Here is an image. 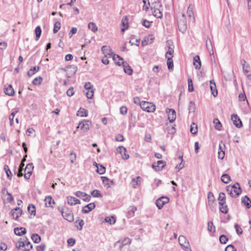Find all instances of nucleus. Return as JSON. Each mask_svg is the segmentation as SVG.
Masks as SVG:
<instances>
[{"instance_id":"nucleus-1","label":"nucleus","mask_w":251,"mask_h":251,"mask_svg":"<svg viewBox=\"0 0 251 251\" xmlns=\"http://www.w3.org/2000/svg\"><path fill=\"white\" fill-rule=\"evenodd\" d=\"M151 7L152 14L155 17L160 19L162 18V4L160 1L157 0L152 2Z\"/></svg>"},{"instance_id":"nucleus-2","label":"nucleus","mask_w":251,"mask_h":251,"mask_svg":"<svg viewBox=\"0 0 251 251\" xmlns=\"http://www.w3.org/2000/svg\"><path fill=\"white\" fill-rule=\"evenodd\" d=\"M226 190L228 192V194L232 197H236L242 192L239 183L238 182L235 183L232 186H227Z\"/></svg>"},{"instance_id":"nucleus-3","label":"nucleus","mask_w":251,"mask_h":251,"mask_svg":"<svg viewBox=\"0 0 251 251\" xmlns=\"http://www.w3.org/2000/svg\"><path fill=\"white\" fill-rule=\"evenodd\" d=\"M21 239L20 241H19L16 244V247L18 249L21 248H25L23 249L24 251H29L32 248V245L31 243L28 241L27 237H25L23 238V240Z\"/></svg>"},{"instance_id":"nucleus-4","label":"nucleus","mask_w":251,"mask_h":251,"mask_svg":"<svg viewBox=\"0 0 251 251\" xmlns=\"http://www.w3.org/2000/svg\"><path fill=\"white\" fill-rule=\"evenodd\" d=\"M61 212L63 218L69 222L74 221V214L72 211L67 207H63L61 210Z\"/></svg>"},{"instance_id":"nucleus-5","label":"nucleus","mask_w":251,"mask_h":251,"mask_svg":"<svg viewBox=\"0 0 251 251\" xmlns=\"http://www.w3.org/2000/svg\"><path fill=\"white\" fill-rule=\"evenodd\" d=\"M141 108L148 112H153L155 110V106L151 102L142 101L140 103Z\"/></svg>"},{"instance_id":"nucleus-6","label":"nucleus","mask_w":251,"mask_h":251,"mask_svg":"<svg viewBox=\"0 0 251 251\" xmlns=\"http://www.w3.org/2000/svg\"><path fill=\"white\" fill-rule=\"evenodd\" d=\"M178 241L182 248L185 251H191L188 242H186L185 237L180 235L178 238Z\"/></svg>"},{"instance_id":"nucleus-7","label":"nucleus","mask_w":251,"mask_h":251,"mask_svg":"<svg viewBox=\"0 0 251 251\" xmlns=\"http://www.w3.org/2000/svg\"><path fill=\"white\" fill-rule=\"evenodd\" d=\"M91 122L88 120H84L79 122L77 128H80V129L83 132H87L89 130Z\"/></svg>"},{"instance_id":"nucleus-8","label":"nucleus","mask_w":251,"mask_h":251,"mask_svg":"<svg viewBox=\"0 0 251 251\" xmlns=\"http://www.w3.org/2000/svg\"><path fill=\"white\" fill-rule=\"evenodd\" d=\"M33 169L34 166L32 163H30L26 165L24 170V177L25 179H28L30 178V176L32 174Z\"/></svg>"},{"instance_id":"nucleus-9","label":"nucleus","mask_w":251,"mask_h":251,"mask_svg":"<svg viewBox=\"0 0 251 251\" xmlns=\"http://www.w3.org/2000/svg\"><path fill=\"white\" fill-rule=\"evenodd\" d=\"M165 165L166 162L164 161L159 160L152 163V168L155 171H160L165 167Z\"/></svg>"},{"instance_id":"nucleus-10","label":"nucleus","mask_w":251,"mask_h":251,"mask_svg":"<svg viewBox=\"0 0 251 251\" xmlns=\"http://www.w3.org/2000/svg\"><path fill=\"white\" fill-rule=\"evenodd\" d=\"M169 201V199L167 197H161L158 199L156 201V205L159 209H161L165 204Z\"/></svg>"},{"instance_id":"nucleus-11","label":"nucleus","mask_w":251,"mask_h":251,"mask_svg":"<svg viewBox=\"0 0 251 251\" xmlns=\"http://www.w3.org/2000/svg\"><path fill=\"white\" fill-rule=\"evenodd\" d=\"M23 211L19 207H17L11 210L10 212L11 216L12 217L13 219L17 220L20 216L22 214Z\"/></svg>"},{"instance_id":"nucleus-12","label":"nucleus","mask_w":251,"mask_h":251,"mask_svg":"<svg viewBox=\"0 0 251 251\" xmlns=\"http://www.w3.org/2000/svg\"><path fill=\"white\" fill-rule=\"evenodd\" d=\"M75 194L77 197L81 198L85 201L88 202L91 200V196L85 192L77 191Z\"/></svg>"},{"instance_id":"nucleus-13","label":"nucleus","mask_w":251,"mask_h":251,"mask_svg":"<svg viewBox=\"0 0 251 251\" xmlns=\"http://www.w3.org/2000/svg\"><path fill=\"white\" fill-rule=\"evenodd\" d=\"M166 112L168 114V119L170 123H173L176 119V111L173 109H167Z\"/></svg>"},{"instance_id":"nucleus-14","label":"nucleus","mask_w":251,"mask_h":251,"mask_svg":"<svg viewBox=\"0 0 251 251\" xmlns=\"http://www.w3.org/2000/svg\"><path fill=\"white\" fill-rule=\"evenodd\" d=\"M117 151L119 152L122 158L126 160L129 158V155L126 153L127 151L126 148L123 146H119L117 149Z\"/></svg>"},{"instance_id":"nucleus-15","label":"nucleus","mask_w":251,"mask_h":251,"mask_svg":"<svg viewBox=\"0 0 251 251\" xmlns=\"http://www.w3.org/2000/svg\"><path fill=\"white\" fill-rule=\"evenodd\" d=\"M101 179L102 181V183L104 187L107 188H109L113 185H115V183L113 180L109 179L106 176H101Z\"/></svg>"},{"instance_id":"nucleus-16","label":"nucleus","mask_w":251,"mask_h":251,"mask_svg":"<svg viewBox=\"0 0 251 251\" xmlns=\"http://www.w3.org/2000/svg\"><path fill=\"white\" fill-rule=\"evenodd\" d=\"M231 120L233 124L238 128L242 126V123L239 117L236 114H232L231 115Z\"/></svg>"},{"instance_id":"nucleus-17","label":"nucleus","mask_w":251,"mask_h":251,"mask_svg":"<svg viewBox=\"0 0 251 251\" xmlns=\"http://www.w3.org/2000/svg\"><path fill=\"white\" fill-rule=\"evenodd\" d=\"M4 92L6 95L13 96L15 94L14 89L11 84H6L4 86Z\"/></svg>"},{"instance_id":"nucleus-18","label":"nucleus","mask_w":251,"mask_h":251,"mask_svg":"<svg viewBox=\"0 0 251 251\" xmlns=\"http://www.w3.org/2000/svg\"><path fill=\"white\" fill-rule=\"evenodd\" d=\"M178 27L179 30L182 33H184L187 29L186 22L185 19L179 20L178 22Z\"/></svg>"},{"instance_id":"nucleus-19","label":"nucleus","mask_w":251,"mask_h":251,"mask_svg":"<svg viewBox=\"0 0 251 251\" xmlns=\"http://www.w3.org/2000/svg\"><path fill=\"white\" fill-rule=\"evenodd\" d=\"M96 207V205L95 203L91 202L89 203L88 204L82 207V212L83 213H88L91 210L94 209Z\"/></svg>"},{"instance_id":"nucleus-20","label":"nucleus","mask_w":251,"mask_h":251,"mask_svg":"<svg viewBox=\"0 0 251 251\" xmlns=\"http://www.w3.org/2000/svg\"><path fill=\"white\" fill-rule=\"evenodd\" d=\"M167 45L168 49L166 53L165 57H169L168 56L169 55H171V56L173 55L174 52V46L172 44V42L169 41H168L167 42Z\"/></svg>"},{"instance_id":"nucleus-21","label":"nucleus","mask_w":251,"mask_h":251,"mask_svg":"<svg viewBox=\"0 0 251 251\" xmlns=\"http://www.w3.org/2000/svg\"><path fill=\"white\" fill-rule=\"evenodd\" d=\"M101 51L105 54V55H108L109 57H110L114 54L112 50L109 47L107 46H103L101 47Z\"/></svg>"},{"instance_id":"nucleus-22","label":"nucleus","mask_w":251,"mask_h":251,"mask_svg":"<svg viewBox=\"0 0 251 251\" xmlns=\"http://www.w3.org/2000/svg\"><path fill=\"white\" fill-rule=\"evenodd\" d=\"M68 203L71 205H75L76 204H80V201L79 200L75 197L72 196H68L67 198Z\"/></svg>"},{"instance_id":"nucleus-23","label":"nucleus","mask_w":251,"mask_h":251,"mask_svg":"<svg viewBox=\"0 0 251 251\" xmlns=\"http://www.w3.org/2000/svg\"><path fill=\"white\" fill-rule=\"evenodd\" d=\"M122 64L123 65L125 73L128 75H131L132 74L133 70L131 67L127 63L124 61L122 62Z\"/></svg>"},{"instance_id":"nucleus-24","label":"nucleus","mask_w":251,"mask_h":251,"mask_svg":"<svg viewBox=\"0 0 251 251\" xmlns=\"http://www.w3.org/2000/svg\"><path fill=\"white\" fill-rule=\"evenodd\" d=\"M193 64L195 66V69L197 70L200 69L201 67V61L200 56L196 55L193 58Z\"/></svg>"},{"instance_id":"nucleus-25","label":"nucleus","mask_w":251,"mask_h":251,"mask_svg":"<svg viewBox=\"0 0 251 251\" xmlns=\"http://www.w3.org/2000/svg\"><path fill=\"white\" fill-rule=\"evenodd\" d=\"M210 87L211 91L212 94L214 97H216L218 95V91L216 89V86L213 80L210 81Z\"/></svg>"},{"instance_id":"nucleus-26","label":"nucleus","mask_w":251,"mask_h":251,"mask_svg":"<svg viewBox=\"0 0 251 251\" xmlns=\"http://www.w3.org/2000/svg\"><path fill=\"white\" fill-rule=\"evenodd\" d=\"M14 233L18 236H22L26 232V230L25 227H16L14 229Z\"/></svg>"},{"instance_id":"nucleus-27","label":"nucleus","mask_w":251,"mask_h":251,"mask_svg":"<svg viewBox=\"0 0 251 251\" xmlns=\"http://www.w3.org/2000/svg\"><path fill=\"white\" fill-rule=\"evenodd\" d=\"M45 202L46 207H53V205L54 204V200L50 196L46 197Z\"/></svg>"},{"instance_id":"nucleus-28","label":"nucleus","mask_w":251,"mask_h":251,"mask_svg":"<svg viewBox=\"0 0 251 251\" xmlns=\"http://www.w3.org/2000/svg\"><path fill=\"white\" fill-rule=\"evenodd\" d=\"M242 202L244 203L247 208L251 207V201L247 196L242 198Z\"/></svg>"},{"instance_id":"nucleus-29","label":"nucleus","mask_w":251,"mask_h":251,"mask_svg":"<svg viewBox=\"0 0 251 251\" xmlns=\"http://www.w3.org/2000/svg\"><path fill=\"white\" fill-rule=\"evenodd\" d=\"M218 201L219 205H223L226 203V197L225 194L223 192L219 193Z\"/></svg>"},{"instance_id":"nucleus-30","label":"nucleus","mask_w":251,"mask_h":251,"mask_svg":"<svg viewBox=\"0 0 251 251\" xmlns=\"http://www.w3.org/2000/svg\"><path fill=\"white\" fill-rule=\"evenodd\" d=\"M40 68L39 66H34L32 67L29 71H28L27 73V75L28 76L31 77L33 75L35 74V73L38 72L40 70Z\"/></svg>"},{"instance_id":"nucleus-31","label":"nucleus","mask_w":251,"mask_h":251,"mask_svg":"<svg viewBox=\"0 0 251 251\" xmlns=\"http://www.w3.org/2000/svg\"><path fill=\"white\" fill-rule=\"evenodd\" d=\"M167 58V65L170 71L174 70V63L172 56L166 57Z\"/></svg>"},{"instance_id":"nucleus-32","label":"nucleus","mask_w":251,"mask_h":251,"mask_svg":"<svg viewBox=\"0 0 251 251\" xmlns=\"http://www.w3.org/2000/svg\"><path fill=\"white\" fill-rule=\"evenodd\" d=\"M240 63L243 67V73L245 75H246L249 72L248 69L249 68L250 66L249 64L246 65V61L243 59L240 60Z\"/></svg>"},{"instance_id":"nucleus-33","label":"nucleus","mask_w":251,"mask_h":251,"mask_svg":"<svg viewBox=\"0 0 251 251\" xmlns=\"http://www.w3.org/2000/svg\"><path fill=\"white\" fill-rule=\"evenodd\" d=\"M113 59L115 61V63L116 64H117L119 66L121 65L122 62H121L120 61L121 60L122 62L123 61V59L120 57L119 55H117L116 54H114L112 55Z\"/></svg>"},{"instance_id":"nucleus-34","label":"nucleus","mask_w":251,"mask_h":251,"mask_svg":"<svg viewBox=\"0 0 251 251\" xmlns=\"http://www.w3.org/2000/svg\"><path fill=\"white\" fill-rule=\"evenodd\" d=\"M77 115L80 117H87L88 116L87 111L84 108H80L77 112Z\"/></svg>"},{"instance_id":"nucleus-35","label":"nucleus","mask_w":251,"mask_h":251,"mask_svg":"<svg viewBox=\"0 0 251 251\" xmlns=\"http://www.w3.org/2000/svg\"><path fill=\"white\" fill-rule=\"evenodd\" d=\"M231 180V177L228 174H223L221 176V181L224 183H228Z\"/></svg>"},{"instance_id":"nucleus-36","label":"nucleus","mask_w":251,"mask_h":251,"mask_svg":"<svg viewBox=\"0 0 251 251\" xmlns=\"http://www.w3.org/2000/svg\"><path fill=\"white\" fill-rule=\"evenodd\" d=\"M27 210L31 215H35L36 208L34 205L29 204L27 207Z\"/></svg>"},{"instance_id":"nucleus-37","label":"nucleus","mask_w":251,"mask_h":251,"mask_svg":"<svg viewBox=\"0 0 251 251\" xmlns=\"http://www.w3.org/2000/svg\"><path fill=\"white\" fill-rule=\"evenodd\" d=\"M137 210V208L134 206H131L128 208V211L127 212V215L128 218L133 217L135 211Z\"/></svg>"},{"instance_id":"nucleus-38","label":"nucleus","mask_w":251,"mask_h":251,"mask_svg":"<svg viewBox=\"0 0 251 251\" xmlns=\"http://www.w3.org/2000/svg\"><path fill=\"white\" fill-rule=\"evenodd\" d=\"M84 225V222L83 220H78L75 222V226L79 230H81L82 229V227Z\"/></svg>"},{"instance_id":"nucleus-39","label":"nucleus","mask_w":251,"mask_h":251,"mask_svg":"<svg viewBox=\"0 0 251 251\" xmlns=\"http://www.w3.org/2000/svg\"><path fill=\"white\" fill-rule=\"evenodd\" d=\"M105 221L106 223L110 224V225H113L116 222V219L114 216L106 217L105 218Z\"/></svg>"},{"instance_id":"nucleus-40","label":"nucleus","mask_w":251,"mask_h":251,"mask_svg":"<svg viewBox=\"0 0 251 251\" xmlns=\"http://www.w3.org/2000/svg\"><path fill=\"white\" fill-rule=\"evenodd\" d=\"M31 239L35 243H38L41 241L40 236L36 233L32 235Z\"/></svg>"},{"instance_id":"nucleus-41","label":"nucleus","mask_w":251,"mask_h":251,"mask_svg":"<svg viewBox=\"0 0 251 251\" xmlns=\"http://www.w3.org/2000/svg\"><path fill=\"white\" fill-rule=\"evenodd\" d=\"M4 170H5V171L6 172V174L8 178L9 179H11L12 176V174L10 170L9 169L8 166L7 165H5L4 166Z\"/></svg>"},{"instance_id":"nucleus-42","label":"nucleus","mask_w":251,"mask_h":251,"mask_svg":"<svg viewBox=\"0 0 251 251\" xmlns=\"http://www.w3.org/2000/svg\"><path fill=\"white\" fill-rule=\"evenodd\" d=\"M88 27L89 29L91 30L94 32H95L98 30V27L93 22L89 23Z\"/></svg>"},{"instance_id":"nucleus-43","label":"nucleus","mask_w":251,"mask_h":251,"mask_svg":"<svg viewBox=\"0 0 251 251\" xmlns=\"http://www.w3.org/2000/svg\"><path fill=\"white\" fill-rule=\"evenodd\" d=\"M43 81V78L41 76H38L35 78L32 81V84L34 85H40Z\"/></svg>"},{"instance_id":"nucleus-44","label":"nucleus","mask_w":251,"mask_h":251,"mask_svg":"<svg viewBox=\"0 0 251 251\" xmlns=\"http://www.w3.org/2000/svg\"><path fill=\"white\" fill-rule=\"evenodd\" d=\"M106 169L102 165H100L97 169V173L100 175L104 174L105 173Z\"/></svg>"},{"instance_id":"nucleus-45","label":"nucleus","mask_w":251,"mask_h":251,"mask_svg":"<svg viewBox=\"0 0 251 251\" xmlns=\"http://www.w3.org/2000/svg\"><path fill=\"white\" fill-rule=\"evenodd\" d=\"M91 194L92 197L94 198H101L102 197V195L100 193V191L98 190H94L91 193Z\"/></svg>"},{"instance_id":"nucleus-46","label":"nucleus","mask_w":251,"mask_h":251,"mask_svg":"<svg viewBox=\"0 0 251 251\" xmlns=\"http://www.w3.org/2000/svg\"><path fill=\"white\" fill-rule=\"evenodd\" d=\"M35 32L36 34V40L37 41L39 40L42 32V30L40 26H37L35 28Z\"/></svg>"},{"instance_id":"nucleus-47","label":"nucleus","mask_w":251,"mask_h":251,"mask_svg":"<svg viewBox=\"0 0 251 251\" xmlns=\"http://www.w3.org/2000/svg\"><path fill=\"white\" fill-rule=\"evenodd\" d=\"M208 225V230L209 232H215V226L213 225V223L212 221H209L207 223Z\"/></svg>"},{"instance_id":"nucleus-48","label":"nucleus","mask_w":251,"mask_h":251,"mask_svg":"<svg viewBox=\"0 0 251 251\" xmlns=\"http://www.w3.org/2000/svg\"><path fill=\"white\" fill-rule=\"evenodd\" d=\"M190 132L193 134H196L198 132L197 125L194 123L191 125Z\"/></svg>"},{"instance_id":"nucleus-49","label":"nucleus","mask_w":251,"mask_h":251,"mask_svg":"<svg viewBox=\"0 0 251 251\" xmlns=\"http://www.w3.org/2000/svg\"><path fill=\"white\" fill-rule=\"evenodd\" d=\"M219 209L220 211L223 213L226 214L228 212V209L226 203L223 205H220Z\"/></svg>"},{"instance_id":"nucleus-50","label":"nucleus","mask_w":251,"mask_h":251,"mask_svg":"<svg viewBox=\"0 0 251 251\" xmlns=\"http://www.w3.org/2000/svg\"><path fill=\"white\" fill-rule=\"evenodd\" d=\"M215 124V127L216 129L220 130L222 127V124L218 119H215L213 121Z\"/></svg>"},{"instance_id":"nucleus-51","label":"nucleus","mask_w":251,"mask_h":251,"mask_svg":"<svg viewBox=\"0 0 251 251\" xmlns=\"http://www.w3.org/2000/svg\"><path fill=\"white\" fill-rule=\"evenodd\" d=\"M188 91L189 92H193L194 91V87L193 85V81L190 77L188 78Z\"/></svg>"},{"instance_id":"nucleus-52","label":"nucleus","mask_w":251,"mask_h":251,"mask_svg":"<svg viewBox=\"0 0 251 251\" xmlns=\"http://www.w3.org/2000/svg\"><path fill=\"white\" fill-rule=\"evenodd\" d=\"M143 2L144 4L143 9V10H145L146 11H147L149 9V7L151 6L149 0H143Z\"/></svg>"},{"instance_id":"nucleus-53","label":"nucleus","mask_w":251,"mask_h":251,"mask_svg":"<svg viewBox=\"0 0 251 251\" xmlns=\"http://www.w3.org/2000/svg\"><path fill=\"white\" fill-rule=\"evenodd\" d=\"M187 14L190 18H194V13L193 12V7L191 5H189L187 8Z\"/></svg>"},{"instance_id":"nucleus-54","label":"nucleus","mask_w":251,"mask_h":251,"mask_svg":"<svg viewBox=\"0 0 251 251\" xmlns=\"http://www.w3.org/2000/svg\"><path fill=\"white\" fill-rule=\"evenodd\" d=\"M219 240L221 244H225L228 241V238L225 235H221L219 237Z\"/></svg>"},{"instance_id":"nucleus-55","label":"nucleus","mask_w":251,"mask_h":251,"mask_svg":"<svg viewBox=\"0 0 251 251\" xmlns=\"http://www.w3.org/2000/svg\"><path fill=\"white\" fill-rule=\"evenodd\" d=\"M61 27L60 23L59 22H56L54 25L53 32L56 33L60 29Z\"/></svg>"},{"instance_id":"nucleus-56","label":"nucleus","mask_w":251,"mask_h":251,"mask_svg":"<svg viewBox=\"0 0 251 251\" xmlns=\"http://www.w3.org/2000/svg\"><path fill=\"white\" fill-rule=\"evenodd\" d=\"M84 88L87 90H93V86L90 82H87L85 83Z\"/></svg>"},{"instance_id":"nucleus-57","label":"nucleus","mask_w":251,"mask_h":251,"mask_svg":"<svg viewBox=\"0 0 251 251\" xmlns=\"http://www.w3.org/2000/svg\"><path fill=\"white\" fill-rule=\"evenodd\" d=\"M234 227L236 230V232L238 235H241L242 234L243 230L241 228L240 226L238 224H236L234 225Z\"/></svg>"},{"instance_id":"nucleus-58","label":"nucleus","mask_w":251,"mask_h":251,"mask_svg":"<svg viewBox=\"0 0 251 251\" xmlns=\"http://www.w3.org/2000/svg\"><path fill=\"white\" fill-rule=\"evenodd\" d=\"M142 25L143 26L147 28H149L151 26V22L147 20L144 19L142 20Z\"/></svg>"},{"instance_id":"nucleus-59","label":"nucleus","mask_w":251,"mask_h":251,"mask_svg":"<svg viewBox=\"0 0 251 251\" xmlns=\"http://www.w3.org/2000/svg\"><path fill=\"white\" fill-rule=\"evenodd\" d=\"M196 109L195 104L194 102L191 101L189 103L188 109L189 112H194Z\"/></svg>"},{"instance_id":"nucleus-60","label":"nucleus","mask_w":251,"mask_h":251,"mask_svg":"<svg viewBox=\"0 0 251 251\" xmlns=\"http://www.w3.org/2000/svg\"><path fill=\"white\" fill-rule=\"evenodd\" d=\"M75 243V240L74 238H69L67 240V243L69 246L72 247L73 246Z\"/></svg>"},{"instance_id":"nucleus-61","label":"nucleus","mask_w":251,"mask_h":251,"mask_svg":"<svg viewBox=\"0 0 251 251\" xmlns=\"http://www.w3.org/2000/svg\"><path fill=\"white\" fill-rule=\"evenodd\" d=\"M115 141L118 142H122L124 141V138L122 134H118L117 135H116L115 137Z\"/></svg>"},{"instance_id":"nucleus-62","label":"nucleus","mask_w":251,"mask_h":251,"mask_svg":"<svg viewBox=\"0 0 251 251\" xmlns=\"http://www.w3.org/2000/svg\"><path fill=\"white\" fill-rule=\"evenodd\" d=\"M94 95V90H88L87 92H86V96L87 98L89 99H92Z\"/></svg>"},{"instance_id":"nucleus-63","label":"nucleus","mask_w":251,"mask_h":251,"mask_svg":"<svg viewBox=\"0 0 251 251\" xmlns=\"http://www.w3.org/2000/svg\"><path fill=\"white\" fill-rule=\"evenodd\" d=\"M225 251H236V250L233 245H229L226 248Z\"/></svg>"},{"instance_id":"nucleus-64","label":"nucleus","mask_w":251,"mask_h":251,"mask_svg":"<svg viewBox=\"0 0 251 251\" xmlns=\"http://www.w3.org/2000/svg\"><path fill=\"white\" fill-rule=\"evenodd\" d=\"M46 248V246L45 244H41L39 246H38L36 248L37 251H44Z\"/></svg>"}]
</instances>
